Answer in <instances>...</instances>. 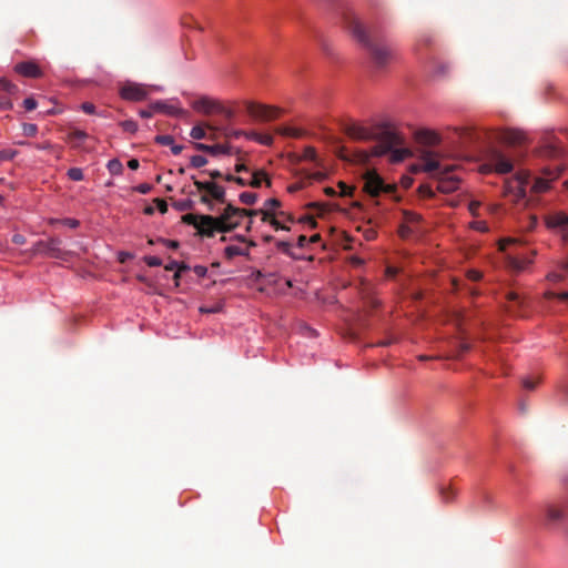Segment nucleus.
<instances>
[{
	"label": "nucleus",
	"mask_w": 568,
	"mask_h": 568,
	"mask_svg": "<svg viewBox=\"0 0 568 568\" xmlns=\"http://www.w3.org/2000/svg\"><path fill=\"white\" fill-rule=\"evenodd\" d=\"M540 382L539 377H526L523 379V386L527 389H534Z\"/></svg>",
	"instance_id": "41"
},
{
	"label": "nucleus",
	"mask_w": 568,
	"mask_h": 568,
	"mask_svg": "<svg viewBox=\"0 0 568 568\" xmlns=\"http://www.w3.org/2000/svg\"><path fill=\"white\" fill-rule=\"evenodd\" d=\"M190 163L193 168H202L207 163V160L203 155H193Z\"/></svg>",
	"instance_id": "40"
},
{
	"label": "nucleus",
	"mask_w": 568,
	"mask_h": 568,
	"mask_svg": "<svg viewBox=\"0 0 568 568\" xmlns=\"http://www.w3.org/2000/svg\"><path fill=\"white\" fill-rule=\"evenodd\" d=\"M415 138L419 143L425 145H437L442 141L440 134L430 129H420L416 131Z\"/></svg>",
	"instance_id": "21"
},
{
	"label": "nucleus",
	"mask_w": 568,
	"mask_h": 568,
	"mask_svg": "<svg viewBox=\"0 0 568 568\" xmlns=\"http://www.w3.org/2000/svg\"><path fill=\"white\" fill-rule=\"evenodd\" d=\"M251 244L243 239L231 241L223 251L226 260L231 261L237 256H247L250 254Z\"/></svg>",
	"instance_id": "14"
},
{
	"label": "nucleus",
	"mask_w": 568,
	"mask_h": 568,
	"mask_svg": "<svg viewBox=\"0 0 568 568\" xmlns=\"http://www.w3.org/2000/svg\"><path fill=\"white\" fill-rule=\"evenodd\" d=\"M0 91H3L8 94H16L18 92V87L12 83L10 80L6 78L0 79Z\"/></svg>",
	"instance_id": "31"
},
{
	"label": "nucleus",
	"mask_w": 568,
	"mask_h": 568,
	"mask_svg": "<svg viewBox=\"0 0 568 568\" xmlns=\"http://www.w3.org/2000/svg\"><path fill=\"white\" fill-rule=\"evenodd\" d=\"M106 168L112 175H121L123 173V165L118 159L110 160Z\"/></svg>",
	"instance_id": "30"
},
{
	"label": "nucleus",
	"mask_w": 568,
	"mask_h": 568,
	"mask_svg": "<svg viewBox=\"0 0 568 568\" xmlns=\"http://www.w3.org/2000/svg\"><path fill=\"white\" fill-rule=\"evenodd\" d=\"M545 297L546 298H558V300H561V301H568V292L555 293V292L548 291V292L545 293Z\"/></svg>",
	"instance_id": "42"
},
{
	"label": "nucleus",
	"mask_w": 568,
	"mask_h": 568,
	"mask_svg": "<svg viewBox=\"0 0 568 568\" xmlns=\"http://www.w3.org/2000/svg\"><path fill=\"white\" fill-rule=\"evenodd\" d=\"M285 134L294 138L301 136V131L298 129L290 128L284 131Z\"/></svg>",
	"instance_id": "56"
},
{
	"label": "nucleus",
	"mask_w": 568,
	"mask_h": 568,
	"mask_svg": "<svg viewBox=\"0 0 568 568\" xmlns=\"http://www.w3.org/2000/svg\"><path fill=\"white\" fill-rule=\"evenodd\" d=\"M210 129L206 124H197L192 128L190 135L194 140H202L206 136V131Z\"/></svg>",
	"instance_id": "29"
},
{
	"label": "nucleus",
	"mask_w": 568,
	"mask_h": 568,
	"mask_svg": "<svg viewBox=\"0 0 568 568\" xmlns=\"http://www.w3.org/2000/svg\"><path fill=\"white\" fill-rule=\"evenodd\" d=\"M564 263L560 265V271H552L547 274V280L551 282H561L568 276V270L564 267Z\"/></svg>",
	"instance_id": "28"
},
{
	"label": "nucleus",
	"mask_w": 568,
	"mask_h": 568,
	"mask_svg": "<svg viewBox=\"0 0 568 568\" xmlns=\"http://www.w3.org/2000/svg\"><path fill=\"white\" fill-rule=\"evenodd\" d=\"M511 161L499 152H494L489 162L481 166V172H496L498 174H506L513 170Z\"/></svg>",
	"instance_id": "10"
},
{
	"label": "nucleus",
	"mask_w": 568,
	"mask_h": 568,
	"mask_svg": "<svg viewBox=\"0 0 568 568\" xmlns=\"http://www.w3.org/2000/svg\"><path fill=\"white\" fill-rule=\"evenodd\" d=\"M13 108V103L10 99L3 98L0 99V109L1 110H11Z\"/></svg>",
	"instance_id": "51"
},
{
	"label": "nucleus",
	"mask_w": 568,
	"mask_h": 568,
	"mask_svg": "<svg viewBox=\"0 0 568 568\" xmlns=\"http://www.w3.org/2000/svg\"><path fill=\"white\" fill-rule=\"evenodd\" d=\"M530 182L528 171H519L506 183V193L514 196V201L519 202L526 197L527 186Z\"/></svg>",
	"instance_id": "7"
},
{
	"label": "nucleus",
	"mask_w": 568,
	"mask_h": 568,
	"mask_svg": "<svg viewBox=\"0 0 568 568\" xmlns=\"http://www.w3.org/2000/svg\"><path fill=\"white\" fill-rule=\"evenodd\" d=\"M140 163L136 159H131L128 161V166L131 170H136L139 168Z\"/></svg>",
	"instance_id": "61"
},
{
	"label": "nucleus",
	"mask_w": 568,
	"mask_h": 568,
	"mask_svg": "<svg viewBox=\"0 0 568 568\" xmlns=\"http://www.w3.org/2000/svg\"><path fill=\"white\" fill-rule=\"evenodd\" d=\"M246 136L251 140L258 142L262 145H271L273 143V136L268 133H257L251 132L246 134Z\"/></svg>",
	"instance_id": "27"
},
{
	"label": "nucleus",
	"mask_w": 568,
	"mask_h": 568,
	"mask_svg": "<svg viewBox=\"0 0 568 568\" xmlns=\"http://www.w3.org/2000/svg\"><path fill=\"white\" fill-rule=\"evenodd\" d=\"M156 141L163 145H170L173 142V138L170 135H160Z\"/></svg>",
	"instance_id": "53"
},
{
	"label": "nucleus",
	"mask_w": 568,
	"mask_h": 568,
	"mask_svg": "<svg viewBox=\"0 0 568 568\" xmlns=\"http://www.w3.org/2000/svg\"><path fill=\"white\" fill-rule=\"evenodd\" d=\"M22 132L26 136H34L38 132V126L34 123H23Z\"/></svg>",
	"instance_id": "37"
},
{
	"label": "nucleus",
	"mask_w": 568,
	"mask_h": 568,
	"mask_svg": "<svg viewBox=\"0 0 568 568\" xmlns=\"http://www.w3.org/2000/svg\"><path fill=\"white\" fill-rule=\"evenodd\" d=\"M412 155L408 148H396L390 151V161L394 163L402 162Z\"/></svg>",
	"instance_id": "26"
},
{
	"label": "nucleus",
	"mask_w": 568,
	"mask_h": 568,
	"mask_svg": "<svg viewBox=\"0 0 568 568\" xmlns=\"http://www.w3.org/2000/svg\"><path fill=\"white\" fill-rule=\"evenodd\" d=\"M397 274V268L396 267H393V266H388L386 268V276L389 277V278H393L395 277Z\"/></svg>",
	"instance_id": "58"
},
{
	"label": "nucleus",
	"mask_w": 568,
	"mask_h": 568,
	"mask_svg": "<svg viewBox=\"0 0 568 568\" xmlns=\"http://www.w3.org/2000/svg\"><path fill=\"white\" fill-rule=\"evenodd\" d=\"M538 224V219L536 215H530L528 224L525 226L527 231H532Z\"/></svg>",
	"instance_id": "52"
},
{
	"label": "nucleus",
	"mask_w": 568,
	"mask_h": 568,
	"mask_svg": "<svg viewBox=\"0 0 568 568\" xmlns=\"http://www.w3.org/2000/svg\"><path fill=\"white\" fill-rule=\"evenodd\" d=\"M240 199L243 203L251 205L256 202L257 195H256V193H253V192H243L240 195Z\"/></svg>",
	"instance_id": "38"
},
{
	"label": "nucleus",
	"mask_w": 568,
	"mask_h": 568,
	"mask_svg": "<svg viewBox=\"0 0 568 568\" xmlns=\"http://www.w3.org/2000/svg\"><path fill=\"white\" fill-rule=\"evenodd\" d=\"M120 95L123 100L138 102L148 98L149 90L143 84L128 82L121 87Z\"/></svg>",
	"instance_id": "12"
},
{
	"label": "nucleus",
	"mask_w": 568,
	"mask_h": 568,
	"mask_svg": "<svg viewBox=\"0 0 568 568\" xmlns=\"http://www.w3.org/2000/svg\"><path fill=\"white\" fill-rule=\"evenodd\" d=\"M121 126L123 128L124 131L130 132V133H134L138 130V124L134 121H123L121 123Z\"/></svg>",
	"instance_id": "43"
},
{
	"label": "nucleus",
	"mask_w": 568,
	"mask_h": 568,
	"mask_svg": "<svg viewBox=\"0 0 568 568\" xmlns=\"http://www.w3.org/2000/svg\"><path fill=\"white\" fill-rule=\"evenodd\" d=\"M535 254V251L530 252L529 255L508 254L507 265L516 272H523L532 264Z\"/></svg>",
	"instance_id": "17"
},
{
	"label": "nucleus",
	"mask_w": 568,
	"mask_h": 568,
	"mask_svg": "<svg viewBox=\"0 0 568 568\" xmlns=\"http://www.w3.org/2000/svg\"><path fill=\"white\" fill-rule=\"evenodd\" d=\"M17 154H18L17 150H12V149L0 150V162L11 161L17 156Z\"/></svg>",
	"instance_id": "35"
},
{
	"label": "nucleus",
	"mask_w": 568,
	"mask_h": 568,
	"mask_svg": "<svg viewBox=\"0 0 568 568\" xmlns=\"http://www.w3.org/2000/svg\"><path fill=\"white\" fill-rule=\"evenodd\" d=\"M467 276L471 281H479L483 275L479 271L470 270V271H468Z\"/></svg>",
	"instance_id": "54"
},
{
	"label": "nucleus",
	"mask_w": 568,
	"mask_h": 568,
	"mask_svg": "<svg viewBox=\"0 0 568 568\" xmlns=\"http://www.w3.org/2000/svg\"><path fill=\"white\" fill-rule=\"evenodd\" d=\"M292 222H293V219L288 214L285 213V216L276 215V216H273V217H270L268 220H266L265 223H268L270 225H272L275 231H278V230L288 231L290 223H292Z\"/></svg>",
	"instance_id": "23"
},
{
	"label": "nucleus",
	"mask_w": 568,
	"mask_h": 568,
	"mask_svg": "<svg viewBox=\"0 0 568 568\" xmlns=\"http://www.w3.org/2000/svg\"><path fill=\"white\" fill-rule=\"evenodd\" d=\"M347 28L354 39L368 50L376 65L384 67L396 59V51L388 45L375 43L359 19L352 18Z\"/></svg>",
	"instance_id": "2"
},
{
	"label": "nucleus",
	"mask_w": 568,
	"mask_h": 568,
	"mask_svg": "<svg viewBox=\"0 0 568 568\" xmlns=\"http://www.w3.org/2000/svg\"><path fill=\"white\" fill-rule=\"evenodd\" d=\"M301 160L312 162L314 165L324 162V160L318 156L316 150L313 146H306L303 150Z\"/></svg>",
	"instance_id": "25"
},
{
	"label": "nucleus",
	"mask_w": 568,
	"mask_h": 568,
	"mask_svg": "<svg viewBox=\"0 0 568 568\" xmlns=\"http://www.w3.org/2000/svg\"><path fill=\"white\" fill-rule=\"evenodd\" d=\"M140 194H148L152 190V185L149 183H141L134 187Z\"/></svg>",
	"instance_id": "47"
},
{
	"label": "nucleus",
	"mask_w": 568,
	"mask_h": 568,
	"mask_svg": "<svg viewBox=\"0 0 568 568\" xmlns=\"http://www.w3.org/2000/svg\"><path fill=\"white\" fill-rule=\"evenodd\" d=\"M419 193L425 196H433V191L428 185H420Z\"/></svg>",
	"instance_id": "55"
},
{
	"label": "nucleus",
	"mask_w": 568,
	"mask_h": 568,
	"mask_svg": "<svg viewBox=\"0 0 568 568\" xmlns=\"http://www.w3.org/2000/svg\"><path fill=\"white\" fill-rule=\"evenodd\" d=\"M248 215H252L251 212L229 205L220 216L187 213L182 216V221L193 226L199 235L211 237L239 226Z\"/></svg>",
	"instance_id": "1"
},
{
	"label": "nucleus",
	"mask_w": 568,
	"mask_h": 568,
	"mask_svg": "<svg viewBox=\"0 0 568 568\" xmlns=\"http://www.w3.org/2000/svg\"><path fill=\"white\" fill-rule=\"evenodd\" d=\"M337 187H338V192L337 194L342 197H345V196H352L354 191H355V187L354 186H351L348 184H346L345 182H338L337 184Z\"/></svg>",
	"instance_id": "32"
},
{
	"label": "nucleus",
	"mask_w": 568,
	"mask_h": 568,
	"mask_svg": "<svg viewBox=\"0 0 568 568\" xmlns=\"http://www.w3.org/2000/svg\"><path fill=\"white\" fill-rule=\"evenodd\" d=\"M153 202L155 204V207L159 210V212H161L162 214L166 213L168 204H166L165 200L156 197V199H154Z\"/></svg>",
	"instance_id": "45"
},
{
	"label": "nucleus",
	"mask_w": 568,
	"mask_h": 568,
	"mask_svg": "<svg viewBox=\"0 0 568 568\" xmlns=\"http://www.w3.org/2000/svg\"><path fill=\"white\" fill-rule=\"evenodd\" d=\"M324 193L327 196H335L337 194V191L332 186H326V187H324Z\"/></svg>",
	"instance_id": "62"
},
{
	"label": "nucleus",
	"mask_w": 568,
	"mask_h": 568,
	"mask_svg": "<svg viewBox=\"0 0 568 568\" xmlns=\"http://www.w3.org/2000/svg\"><path fill=\"white\" fill-rule=\"evenodd\" d=\"M306 242H308V239L305 235H301L298 237V245L300 246H304Z\"/></svg>",
	"instance_id": "64"
},
{
	"label": "nucleus",
	"mask_w": 568,
	"mask_h": 568,
	"mask_svg": "<svg viewBox=\"0 0 568 568\" xmlns=\"http://www.w3.org/2000/svg\"><path fill=\"white\" fill-rule=\"evenodd\" d=\"M303 187V183H294V184H291L287 186V191L290 193H294V192H297L298 190H301Z\"/></svg>",
	"instance_id": "57"
},
{
	"label": "nucleus",
	"mask_w": 568,
	"mask_h": 568,
	"mask_svg": "<svg viewBox=\"0 0 568 568\" xmlns=\"http://www.w3.org/2000/svg\"><path fill=\"white\" fill-rule=\"evenodd\" d=\"M81 110L88 114H93L95 111V106L91 102H84L81 104Z\"/></svg>",
	"instance_id": "50"
},
{
	"label": "nucleus",
	"mask_w": 568,
	"mask_h": 568,
	"mask_svg": "<svg viewBox=\"0 0 568 568\" xmlns=\"http://www.w3.org/2000/svg\"><path fill=\"white\" fill-rule=\"evenodd\" d=\"M194 185L203 203L211 204L213 201L224 202L225 190L214 181L195 180Z\"/></svg>",
	"instance_id": "6"
},
{
	"label": "nucleus",
	"mask_w": 568,
	"mask_h": 568,
	"mask_svg": "<svg viewBox=\"0 0 568 568\" xmlns=\"http://www.w3.org/2000/svg\"><path fill=\"white\" fill-rule=\"evenodd\" d=\"M518 243V240L517 239H514V237H506V239H501L499 242H498V246H499V250L503 251V252H506L507 248L513 245V244H517Z\"/></svg>",
	"instance_id": "39"
},
{
	"label": "nucleus",
	"mask_w": 568,
	"mask_h": 568,
	"mask_svg": "<svg viewBox=\"0 0 568 568\" xmlns=\"http://www.w3.org/2000/svg\"><path fill=\"white\" fill-rule=\"evenodd\" d=\"M196 149L204 151L206 153H210L212 155L227 154L229 150H230L229 145H225V144L207 145V144H203V143H197Z\"/></svg>",
	"instance_id": "24"
},
{
	"label": "nucleus",
	"mask_w": 568,
	"mask_h": 568,
	"mask_svg": "<svg viewBox=\"0 0 568 568\" xmlns=\"http://www.w3.org/2000/svg\"><path fill=\"white\" fill-rule=\"evenodd\" d=\"M222 308H223L222 304H216L213 307L202 306V307H200V312L201 313H207V314H210V313H219V312L222 311Z\"/></svg>",
	"instance_id": "46"
},
{
	"label": "nucleus",
	"mask_w": 568,
	"mask_h": 568,
	"mask_svg": "<svg viewBox=\"0 0 568 568\" xmlns=\"http://www.w3.org/2000/svg\"><path fill=\"white\" fill-rule=\"evenodd\" d=\"M192 109L204 115H222L230 120L234 116V110L222 101L211 97H200L192 101Z\"/></svg>",
	"instance_id": "3"
},
{
	"label": "nucleus",
	"mask_w": 568,
	"mask_h": 568,
	"mask_svg": "<svg viewBox=\"0 0 568 568\" xmlns=\"http://www.w3.org/2000/svg\"><path fill=\"white\" fill-rule=\"evenodd\" d=\"M236 175H227V181H234L237 184L252 187H260L263 183L270 185L267 174L263 170L251 171L244 163H237L235 165Z\"/></svg>",
	"instance_id": "4"
},
{
	"label": "nucleus",
	"mask_w": 568,
	"mask_h": 568,
	"mask_svg": "<svg viewBox=\"0 0 568 568\" xmlns=\"http://www.w3.org/2000/svg\"><path fill=\"white\" fill-rule=\"evenodd\" d=\"M34 148L39 149V150H49L52 148L51 143L50 142H43V143H37L34 144Z\"/></svg>",
	"instance_id": "60"
},
{
	"label": "nucleus",
	"mask_w": 568,
	"mask_h": 568,
	"mask_svg": "<svg viewBox=\"0 0 568 568\" xmlns=\"http://www.w3.org/2000/svg\"><path fill=\"white\" fill-rule=\"evenodd\" d=\"M545 225L548 230L558 231L564 240H568V215L564 212H552L545 216Z\"/></svg>",
	"instance_id": "11"
},
{
	"label": "nucleus",
	"mask_w": 568,
	"mask_h": 568,
	"mask_svg": "<svg viewBox=\"0 0 568 568\" xmlns=\"http://www.w3.org/2000/svg\"><path fill=\"white\" fill-rule=\"evenodd\" d=\"M63 223L70 227H78L79 226V221L78 220H74V219H65L63 221Z\"/></svg>",
	"instance_id": "59"
},
{
	"label": "nucleus",
	"mask_w": 568,
	"mask_h": 568,
	"mask_svg": "<svg viewBox=\"0 0 568 568\" xmlns=\"http://www.w3.org/2000/svg\"><path fill=\"white\" fill-rule=\"evenodd\" d=\"M450 171H453V166H448L440 173L437 190L442 193H452L458 189L459 180L454 175H448Z\"/></svg>",
	"instance_id": "19"
},
{
	"label": "nucleus",
	"mask_w": 568,
	"mask_h": 568,
	"mask_svg": "<svg viewBox=\"0 0 568 568\" xmlns=\"http://www.w3.org/2000/svg\"><path fill=\"white\" fill-rule=\"evenodd\" d=\"M469 227L480 233H486L489 230L485 221H473L469 223Z\"/></svg>",
	"instance_id": "36"
},
{
	"label": "nucleus",
	"mask_w": 568,
	"mask_h": 568,
	"mask_svg": "<svg viewBox=\"0 0 568 568\" xmlns=\"http://www.w3.org/2000/svg\"><path fill=\"white\" fill-rule=\"evenodd\" d=\"M145 263L149 266H160L162 264V261L160 257L156 256H148L145 257Z\"/></svg>",
	"instance_id": "49"
},
{
	"label": "nucleus",
	"mask_w": 568,
	"mask_h": 568,
	"mask_svg": "<svg viewBox=\"0 0 568 568\" xmlns=\"http://www.w3.org/2000/svg\"><path fill=\"white\" fill-rule=\"evenodd\" d=\"M246 112L247 114L260 121H270L280 116V109L276 106L262 104L257 102H247L246 103Z\"/></svg>",
	"instance_id": "8"
},
{
	"label": "nucleus",
	"mask_w": 568,
	"mask_h": 568,
	"mask_svg": "<svg viewBox=\"0 0 568 568\" xmlns=\"http://www.w3.org/2000/svg\"><path fill=\"white\" fill-rule=\"evenodd\" d=\"M45 64H41L36 60H27L17 63L13 68L14 72L23 78L39 79L45 74Z\"/></svg>",
	"instance_id": "9"
},
{
	"label": "nucleus",
	"mask_w": 568,
	"mask_h": 568,
	"mask_svg": "<svg viewBox=\"0 0 568 568\" xmlns=\"http://www.w3.org/2000/svg\"><path fill=\"white\" fill-rule=\"evenodd\" d=\"M423 172L432 173L438 171L442 173L446 171L449 165H444L439 161L438 156L434 153H424L420 158Z\"/></svg>",
	"instance_id": "18"
},
{
	"label": "nucleus",
	"mask_w": 568,
	"mask_h": 568,
	"mask_svg": "<svg viewBox=\"0 0 568 568\" xmlns=\"http://www.w3.org/2000/svg\"><path fill=\"white\" fill-rule=\"evenodd\" d=\"M281 202L277 199H268L264 202L261 210L251 211L253 215H260L263 222H266L270 217L280 215L285 216V212L280 211Z\"/></svg>",
	"instance_id": "16"
},
{
	"label": "nucleus",
	"mask_w": 568,
	"mask_h": 568,
	"mask_svg": "<svg viewBox=\"0 0 568 568\" xmlns=\"http://www.w3.org/2000/svg\"><path fill=\"white\" fill-rule=\"evenodd\" d=\"M67 175L72 181H82L84 175L80 168H71L68 170Z\"/></svg>",
	"instance_id": "34"
},
{
	"label": "nucleus",
	"mask_w": 568,
	"mask_h": 568,
	"mask_svg": "<svg viewBox=\"0 0 568 568\" xmlns=\"http://www.w3.org/2000/svg\"><path fill=\"white\" fill-rule=\"evenodd\" d=\"M498 138L503 143L508 145H520L526 141V134L515 129L503 130Z\"/></svg>",
	"instance_id": "20"
},
{
	"label": "nucleus",
	"mask_w": 568,
	"mask_h": 568,
	"mask_svg": "<svg viewBox=\"0 0 568 568\" xmlns=\"http://www.w3.org/2000/svg\"><path fill=\"white\" fill-rule=\"evenodd\" d=\"M346 133L349 138L358 141L369 140L373 135L372 130L361 124H351L346 129Z\"/></svg>",
	"instance_id": "22"
},
{
	"label": "nucleus",
	"mask_w": 568,
	"mask_h": 568,
	"mask_svg": "<svg viewBox=\"0 0 568 568\" xmlns=\"http://www.w3.org/2000/svg\"><path fill=\"white\" fill-rule=\"evenodd\" d=\"M300 174L303 182H322L328 176V169L325 162H322L321 164H315L314 168L311 169H301Z\"/></svg>",
	"instance_id": "15"
},
{
	"label": "nucleus",
	"mask_w": 568,
	"mask_h": 568,
	"mask_svg": "<svg viewBox=\"0 0 568 568\" xmlns=\"http://www.w3.org/2000/svg\"><path fill=\"white\" fill-rule=\"evenodd\" d=\"M363 191L372 197L379 196L382 193L393 194L397 190L396 184L385 183L375 170H367L363 174Z\"/></svg>",
	"instance_id": "5"
},
{
	"label": "nucleus",
	"mask_w": 568,
	"mask_h": 568,
	"mask_svg": "<svg viewBox=\"0 0 568 568\" xmlns=\"http://www.w3.org/2000/svg\"><path fill=\"white\" fill-rule=\"evenodd\" d=\"M87 133L80 130L72 131L68 134V141L70 143L73 142H82L87 139Z\"/></svg>",
	"instance_id": "33"
},
{
	"label": "nucleus",
	"mask_w": 568,
	"mask_h": 568,
	"mask_svg": "<svg viewBox=\"0 0 568 568\" xmlns=\"http://www.w3.org/2000/svg\"><path fill=\"white\" fill-rule=\"evenodd\" d=\"M561 171L556 169H547L541 176L535 179L531 191L535 193H544L551 187V183L560 176Z\"/></svg>",
	"instance_id": "13"
},
{
	"label": "nucleus",
	"mask_w": 568,
	"mask_h": 568,
	"mask_svg": "<svg viewBox=\"0 0 568 568\" xmlns=\"http://www.w3.org/2000/svg\"><path fill=\"white\" fill-rule=\"evenodd\" d=\"M37 105L38 103L32 97H29L23 101V106L27 111H33L37 108Z\"/></svg>",
	"instance_id": "44"
},
{
	"label": "nucleus",
	"mask_w": 568,
	"mask_h": 568,
	"mask_svg": "<svg viewBox=\"0 0 568 568\" xmlns=\"http://www.w3.org/2000/svg\"><path fill=\"white\" fill-rule=\"evenodd\" d=\"M480 205H481V203L479 201H471L468 204V210H469L470 214L474 216H477Z\"/></svg>",
	"instance_id": "48"
},
{
	"label": "nucleus",
	"mask_w": 568,
	"mask_h": 568,
	"mask_svg": "<svg viewBox=\"0 0 568 568\" xmlns=\"http://www.w3.org/2000/svg\"><path fill=\"white\" fill-rule=\"evenodd\" d=\"M321 241V235L320 234H314L312 235L310 239H308V243L311 244H314V243H317Z\"/></svg>",
	"instance_id": "63"
}]
</instances>
